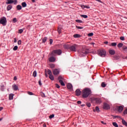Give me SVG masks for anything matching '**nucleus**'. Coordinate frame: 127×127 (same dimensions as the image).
Returning <instances> with one entry per match:
<instances>
[{"instance_id":"26","label":"nucleus","mask_w":127,"mask_h":127,"mask_svg":"<svg viewBox=\"0 0 127 127\" xmlns=\"http://www.w3.org/2000/svg\"><path fill=\"white\" fill-rule=\"evenodd\" d=\"M49 77L50 79V80H52V81H53V80H54V76H53L52 74L51 75H49Z\"/></svg>"},{"instance_id":"53","label":"nucleus","mask_w":127,"mask_h":127,"mask_svg":"<svg viewBox=\"0 0 127 127\" xmlns=\"http://www.w3.org/2000/svg\"><path fill=\"white\" fill-rule=\"evenodd\" d=\"M39 85H40V86H41V85H42V83H41V80H39Z\"/></svg>"},{"instance_id":"20","label":"nucleus","mask_w":127,"mask_h":127,"mask_svg":"<svg viewBox=\"0 0 127 127\" xmlns=\"http://www.w3.org/2000/svg\"><path fill=\"white\" fill-rule=\"evenodd\" d=\"M122 124L124 125V126L127 127V123L124 119H122Z\"/></svg>"},{"instance_id":"35","label":"nucleus","mask_w":127,"mask_h":127,"mask_svg":"<svg viewBox=\"0 0 127 127\" xmlns=\"http://www.w3.org/2000/svg\"><path fill=\"white\" fill-rule=\"evenodd\" d=\"M81 17H83V18H88V15H81Z\"/></svg>"},{"instance_id":"45","label":"nucleus","mask_w":127,"mask_h":127,"mask_svg":"<svg viewBox=\"0 0 127 127\" xmlns=\"http://www.w3.org/2000/svg\"><path fill=\"white\" fill-rule=\"evenodd\" d=\"M123 114H124V115H126V114L127 115V109H126L124 111V112H123Z\"/></svg>"},{"instance_id":"11","label":"nucleus","mask_w":127,"mask_h":127,"mask_svg":"<svg viewBox=\"0 0 127 127\" xmlns=\"http://www.w3.org/2000/svg\"><path fill=\"white\" fill-rule=\"evenodd\" d=\"M55 60L56 59L54 56H52L49 59V61H50V62H55Z\"/></svg>"},{"instance_id":"22","label":"nucleus","mask_w":127,"mask_h":127,"mask_svg":"<svg viewBox=\"0 0 127 127\" xmlns=\"http://www.w3.org/2000/svg\"><path fill=\"white\" fill-rule=\"evenodd\" d=\"M13 99V94H10L9 95V100H12Z\"/></svg>"},{"instance_id":"50","label":"nucleus","mask_w":127,"mask_h":127,"mask_svg":"<svg viewBox=\"0 0 127 127\" xmlns=\"http://www.w3.org/2000/svg\"><path fill=\"white\" fill-rule=\"evenodd\" d=\"M27 93H28V95H30V96H32V92L28 91Z\"/></svg>"},{"instance_id":"49","label":"nucleus","mask_w":127,"mask_h":127,"mask_svg":"<svg viewBox=\"0 0 127 127\" xmlns=\"http://www.w3.org/2000/svg\"><path fill=\"white\" fill-rule=\"evenodd\" d=\"M84 8H90V6H89L88 5H84Z\"/></svg>"},{"instance_id":"14","label":"nucleus","mask_w":127,"mask_h":127,"mask_svg":"<svg viewBox=\"0 0 127 127\" xmlns=\"http://www.w3.org/2000/svg\"><path fill=\"white\" fill-rule=\"evenodd\" d=\"M109 52L111 55H115L116 54V51L114 50H109Z\"/></svg>"},{"instance_id":"21","label":"nucleus","mask_w":127,"mask_h":127,"mask_svg":"<svg viewBox=\"0 0 127 127\" xmlns=\"http://www.w3.org/2000/svg\"><path fill=\"white\" fill-rule=\"evenodd\" d=\"M118 47L119 48H121L122 47H123L124 46V44L122 43H120L119 44H118V45H117Z\"/></svg>"},{"instance_id":"7","label":"nucleus","mask_w":127,"mask_h":127,"mask_svg":"<svg viewBox=\"0 0 127 127\" xmlns=\"http://www.w3.org/2000/svg\"><path fill=\"white\" fill-rule=\"evenodd\" d=\"M13 3L14 4H16V3H17V0H10L9 1L6 2V4H10Z\"/></svg>"},{"instance_id":"52","label":"nucleus","mask_w":127,"mask_h":127,"mask_svg":"<svg viewBox=\"0 0 127 127\" xmlns=\"http://www.w3.org/2000/svg\"><path fill=\"white\" fill-rule=\"evenodd\" d=\"M77 103L78 105H81L82 102H81V101H78Z\"/></svg>"},{"instance_id":"56","label":"nucleus","mask_w":127,"mask_h":127,"mask_svg":"<svg viewBox=\"0 0 127 127\" xmlns=\"http://www.w3.org/2000/svg\"><path fill=\"white\" fill-rule=\"evenodd\" d=\"M2 110H3V107H0V111H2Z\"/></svg>"},{"instance_id":"8","label":"nucleus","mask_w":127,"mask_h":127,"mask_svg":"<svg viewBox=\"0 0 127 127\" xmlns=\"http://www.w3.org/2000/svg\"><path fill=\"white\" fill-rule=\"evenodd\" d=\"M59 73H60V71L58 69H55L53 70V73L54 74V75H58L59 74Z\"/></svg>"},{"instance_id":"63","label":"nucleus","mask_w":127,"mask_h":127,"mask_svg":"<svg viewBox=\"0 0 127 127\" xmlns=\"http://www.w3.org/2000/svg\"><path fill=\"white\" fill-rule=\"evenodd\" d=\"M45 76H46V78H47V77H48V75L47 73L45 74Z\"/></svg>"},{"instance_id":"4","label":"nucleus","mask_w":127,"mask_h":127,"mask_svg":"<svg viewBox=\"0 0 127 127\" xmlns=\"http://www.w3.org/2000/svg\"><path fill=\"white\" fill-rule=\"evenodd\" d=\"M62 54V51L61 50H55L53 51L51 54H50V55L51 56H55V54H57L58 55H61Z\"/></svg>"},{"instance_id":"25","label":"nucleus","mask_w":127,"mask_h":127,"mask_svg":"<svg viewBox=\"0 0 127 127\" xmlns=\"http://www.w3.org/2000/svg\"><path fill=\"white\" fill-rule=\"evenodd\" d=\"M11 8H12V5H9L7 7V10H10V9H11Z\"/></svg>"},{"instance_id":"37","label":"nucleus","mask_w":127,"mask_h":127,"mask_svg":"<svg viewBox=\"0 0 127 127\" xmlns=\"http://www.w3.org/2000/svg\"><path fill=\"white\" fill-rule=\"evenodd\" d=\"M17 22V20L16 19V18H13L12 20V22L14 23H15V22Z\"/></svg>"},{"instance_id":"17","label":"nucleus","mask_w":127,"mask_h":127,"mask_svg":"<svg viewBox=\"0 0 127 127\" xmlns=\"http://www.w3.org/2000/svg\"><path fill=\"white\" fill-rule=\"evenodd\" d=\"M58 80H59V82L60 81H64V77H63L61 75H60L59 76Z\"/></svg>"},{"instance_id":"42","label":"nucleus","mask_w":127,"mask_h":127,"mask_svg":"<svg viewBox=\"0 0 127 127\" xmlns=\"http://www.w3.org/2000/svg\"><path fill=\"white\" fill-rule=\"evenodd\" d=\"M76 28H77L78 29H83V27H80V26H76Z\"/></svg>"},{"instance_id":"10","label":"nucleus","mask_w":127,"mask_h":127,"mask_svg":"<svg viewBox=\"0 0 127 127\" xmlns=\"http://www.w3.org/2000/svg\"><path fill=\"white\" fill-rule=\"evenodd\" d=\"M12 88L14 91H17L18 90V86L16 84H13L12 86Z\"/></svg>"},{"instance_id":"59","label":"nucleus","mask_w":127,"mask_h":127,"mask_svg":"<svg viewBox=\"0 0 127 127\" xmlns=\"http://www.w3.org/2000/svg\"><path fill=\"white\" fill-rule=\"evenodd\" d=\"M122 58L123 59H127V57H122Z\"/></svg>"},{"instance_id":"44","label":"nucleus","mask_w":127,"mask_h":127,"mask_svg":"<svg viewBox=\"0 0 127 127\" xmlns=\"http://www.w3.org/2000/svg\"><path fill=\"white\" fill-rule=\"evenodd\" d=\"M54 117V114H52L49 116L50 119H53Z\"/></svg>"},{"instance_id":"61","label":"nucleus","mask_w":127,"mask_h":127,"mask_svg":"<svg viewBox=\"0 0 127 127\" xmlns=\"http://www.w3.org/2000/svg\"><path fill=\"white\" fill-rule=\"evenodd\" d=\"M104 43H105V44H108V43H109L108 42V41H106V42H105Z\"/></svg>"},{"instance_id":"13","label":"nucleus","mask_w":127,"mask_h":127,"mask_svg":"<svg viewBox=\"0 0 127 127\" xmlns=\"http://www.w3.org/2000/svg\"><path fill=\"white\" fill-rule=\"evenodd\" d=\"M81 92L79 89H76V90L75 91V94L76 96H80V95H81Z\"/></svg>"},{"instance_id":"51","label":"nucleus","mask_w":127,"mask_h":127,"mask_svg":"<svg viewBox=\"0 0 127 127\" xmlns=\"http://www.w3.org/2000/svg\"><path fill=\"white\" fill-rule=\"evenodd\" d=\"M18 45H20V44H21V40H19L18 41Z\"/></svg>"},{"instance_id":"29","label":"nucleus","mask_w":127,"mask_h":127,"mask_svg":"<svg viewBox=\"0 0 127 127\" xmlns=\"http://www.w3.org/2000/svg\"><path fill=\"white\" fill-rule=\"evenodd\" d=\"M37 75V72H36V70H35V71L33 72V76L34 77H36Z\"/></svg>"},{"instance_id":"16","label":"nucleus","mask_w":127,"mask_h":127,"mask_svg":"<svg viewBox=\"0 0 127 127\" xmlns=\"http://www.w3.org/2000/svg\"><path fill=\"white\" fill-rule=\"evenodd\" d=\"M67 89H69V90H71V89H73V86L71 84L68 83L67 85Z\"/></svg>"},{"instance_id":"58","label":"nucleus","mask_w":127,"mask_h":127,"mask_svg":"<svg viewBox=\"0 0 127 127\" xmlns=\"http://www.w3.org/2000/svg\"><path fill=\"white\" fill-rule=\"evenodd\" d=\"M84 6H85V5H81V7H82V8L84 9Z\"/></svg>"},{"instance_id":"2","label":"nucleus","mask_w":127,"mask_h":127,"mask_svg":"<svg viewBox=\"0 0 127 127\" xmlns=\"http://www.w3.org/2000/svg\"><path fill=\"white\" fill-rule=\"evenodd\" d=\"M91 94H92V91H91L90 88H85L82 90V98L86 99V98H88Z\"/></svg>"},{"instance_id":"43","label":"nucleus","mask_w":127,"mask_h":127,"mask_svg":"<svg viewBox=\"0 0 127 127\" xmlns=\"http://www.w3.org/2000/svg\"><path fill=\"white\" fill-rule=\"evenodd\" d=\"M22 32H23V30L22 29H19L18 30V33H22Z\"/></svg>"},{"instance_id":"60","label":"nucleus","mask_w":127,"mask_h":127,"mask_svg":"<svg viewBox=\"0 0 127 127\" xmlns=\"http://www.w3.org/2000/svg\"><path fill=\"white\" fill-rule=\"evenodd\" d=\"M17 41L16 40V39H14V42L15 43H16Z\"/></svg>"},{"instance_id":"46","label":"nucleus","mask_w":127,"mask_h":127,"mask_svg":"<svg viewBox=\"0 0 127 127\" xmlns=\"http://www.w3.org/2000/svg\"><path fill=\"white\" fill-rule=\"evenodd\" d=\"M86 105L88 108H90V107H91V103H88L86 104Z\"/></svg>"},{"instance_id":"9","label":"nucleus","mask_w":127,"mask_h":127,"mask_svg":"<svg viewBox=\"0 0 127 127\" xmlns=\"http://www.w3.org/2000/svg\"><path fill=\"white\" fill-rule=\"evenodd\" d=\"M103 109H104V110H109L110 105L107 103H104Z\"/></svg>"},{"instance_id":"27","label":"nucleus","mask_w":127,"mask_h":127,"mask_svg":"<svg viewBox=\"0 0 127 127\" xmlns=\"http://www.w3.org/2000/svg\"><path fill=\"white\" fill-rule=\"evenodd\" d=\"M59 83L61 84L62 86H65V83H64L63 80H60Z\"/></svg>"},{"instance_id":"32","label":"nucleus","mask_w":127,"mask_h":127,"mask_svg":"<svg viewBox=\"0 0 127 127\" xmlns=\"http://www.w3.org/2000/svg\"><path fill=\"white\" fill-rule=\"evenodd\" d=\"M76 22H78V23H83V21L79 19H77L75 20Z\"/></svg>"},{"instance_id":"48","label":"nucleus","mask_w":127,"mask_h":127,"mask_svg":"<svg viewBox=\"0 0 127 127\" xmlns=\"http://www.w3.org/2000/svg\"><path fill=\"white\" fill-rule=\"evenodd\" d=\"M120 40H122V41L125 40V37H121Z\"/></svg>"},{"instance_id":"39","label":"nucleus","mask_w":127,"mask_h":127,"mask_svg":"<svg viewBox=\"0 0 127 127\" xmlns=\"http://www.w3.org/2000/svg\"><path fill=\"white\" fill-rule=\"evenodd\" d=\"M111 46H117V43H112L111 44Z\"/></svg>"},{"instance_id":"40","label":"nucleus","mask_w":127,"mask_h":127,"mask_svg":"<svg viewBox=\"0 0 127 127\" xmlns=\"http://www.w3.org/2000/svg\"><path fill=\"white\" fill-rule=\"evenodd\" d=\"M94 35V33H90L88 34V36L91 37V36H93Z\"/></svg>"},{"instance_id":"15","label":"nucleus","mask_w":127,"mask_h":127,"mask_svg":"<svg viewBox=\"0 0 127 127\" xmlns=\"http://www.w3.org/2000/svg\"><path fill=\"white\" fill-rule=\"evenodd\" d=\"M95 102L96 104H101V103H102V100H101V98H96Z\"/></svg>"},{"instance_id":"41","label":"nucleus","mask_w":127,"mask_h":127,"mask_svg":"<svg viewBox=\"0 0 127 127\" xmlns=\"http://www.w3.org/2000/svg\"><path fill=\"white\" fill-rule=\"evenodd\" d=\"M55 86H56V88H57L58 89H59L60 88V86H59V84L56 83L55 84Z\"/></svg>"},{"instance_id":"23","label":"nucleus","mask_w":127,"mask_h":127,"mask_svg":"<svg viewBox=\"0 0 127 127\" xmlns=\"http://www.w3.org/2000/svg\"><path fill=\"white\" fill-rule=\"evenodd\" d=\"M73 37H74V38H79V37H81V35L79 34H75L73 35Z\"/></svg>"},{"instance_id":"36","label":"nucleus","mask_w":127,"mask_h":127,"mask_svg":"<svg viewBox=\"0 0 127 127\" xmlns=\"http://www.w3.org/2000/svg\"><path fill=\"white\" fill-rule=\"evenodd\" d=\"M18 48V47H17V46H15L13 48V50H14V51H16V50H17Z\"/></svg>"},{"instance_id":"3","label":"nucleus","mask_w":127,"mask_h":127,"mask_svg":"<svg viewBox=\"0 0 127 127\" xmlns=\"http://www.w3.org/2000/svg\"><path fill=\"white\" fill-rule=\"evenodd\" d=\"M80 56H85L89 53V50L86 49H82L78 51Z\"/></svg>"},{"instance_id":"38","label":"nucleus","mask_w":127,"mask_h":127,"mask_svg":"<svg viewBox=\"0 0 127 127\" xmlns=\"http://www.w3.org/2000/svg\"><path fill=\"white\" fill-rule=\"evenodd\" d=\"M101 86L102 88H105V87H106V83H105V82H102L101 83Z\"/></svg>"},{"instance_id":"47","label":"nucleus","mask_w":127,"mask_h":127,"mask_svg":"<svg viewBox=\"0 0 127 127\" xmlns=\"http://www.w3.org/2000/svg\"><path fill=\"white\" fill-rule=\"evenodd\" d=\"M53 43V40L52 39H50V44H52Z\"/></svg>"},{"instance_id":"30","label":"nucleus","mask_w":127,"mask_h":127,"mask_svg":"<svg viewBox=\"0 0 127 127\" xmlns=\"http://www.w3.org/2000/svg\"><path fill=\"white\" fill-rule=\"evenodd\" d=\"M62 30V28L59 27L58 28V32L59 33V34H61V30Z\"/></svg>"},{"instance_id":"57","label":"nucleus","mask_w":127,"mask_h":127,"mask_svg":"<svg viewBox=\"0 0 127 127\" xmlns=\"http://www.w3.org/2000/svg\"><path fill=\"white\" fill-rule=\"evenodd\" d=\"M101 124H102L103 125H107V123H104V121H101Z\"/></svg>"},{"instance_id":"64","label":"nucleus","mask_w":127,"mask_h":127,"mask_svg":"<svg viewBox=\"0 0 127 127\" xmlns=\"http://www.w3.org/2000/svg\"><path fill=\"white\" fill-rule=\"evenodd\" d=\"M81 106V107H85V104H82Z\"/></svg>"},{"instance_id":"5","label":"nucleus","mask_w":127,"mask_h":127,"mask_svg":"<svg viewBox=\"0 0 127 127\" xmlns=\"http://www.w3.org/2000/svg\"><path fill=\"white\" fill-rule=\"evenodd\" d=\"M107 52L105 50H99L98 51V55L101 57H105Z\"/></svg>"},{"instance_id":"31","label":"nucleus","mask_w":127,"mask_h":127,"mask_svg":"<svg viewBox=\"0 0 127 127\" xmlns=\"http://www.w3.org/2000/svg\"><path fill=\"white\" fill-rule=\"evenodd\" d=\"M113 125L114 126V127H119V125H118V124H117V123H116V122H113Z\"/></svg>"},{"instance_id":"18","label":"nucleus","mask_w":127,"mask_h":127,"mask_svg":"<svg viewBox=\"0 0 127 127\" xmlns=\"http://www.w3.org/2000/svg\"><path fill=\"white\" fill-rule=\"evenodd\" d=\"M21 5H22V7H26V6H27V4H26V2H23L21 3Z\"/></svg>"},{"instance_id":"24","label":"nucleus","mask_w":127,"mask_h":127,"mask_svg":"<svg viewBox=\"0 0 127 127\" xmlns=\"http://www.w3.org/2000/svg\"><path fill=\"white\" fill-rule=\"evenodd\" d=\"M123 51L125 52H127V47L126 46H124L123 47Z\"/></svg>"},{"instance_id":"33","label":"nucleus","mask_w":127,"mask_h":127,"mask_svg":"<svg viewBox=\"0 0 127 127\" xmlns=\"http://www.w3.org/2000/svg\"><path fill=\"white\" fill-rule=\"evenodd\" d=\"M95 111L97 112V113H99L100 112V108H99V107L96 106L95 108Z\"/></svg>"},{"instance_id":"54","label":"nucleus","mask_w":127,"mask_h":127,"mask_svg":"<svg viewBox=\"0 0 127 127\" xmlns=\"http://www.w3.org/2000/svg\"><path fill=\"white\" fill-rule=\"evenodd\" d=\"M55 66V65L54 64H51L50 66L51 68H54Z\"/></svg>"},{"instance_id":"1","label":"nucleus","mask_w":127,"mask_h":127,"mask_svg":"<svg viewBox=\"0 0 127 127\" xmlns=\"http://www.w3.org/2000/svg\"><path fill=\"white\" fill-rule=\"evenodd\" d=\"M78 47V46L77 44H73L72 45L66 44L64 46V49H68L70 51H72L73 52H76L77 51Z\"/></svg>"},{"instance_id":"6","label":"nucleus","mask_w":127,"mask_h":127,"mask_svg":"<svg viewBox=\"0 0 127 127\" xmlns=\"http://www.w3.org/2000/svg\"><path fill=\"white\" fill-rule=\"evenodd\" d=\"M0 23L3 26L6 25V18L4 17L1 18L0 20Z\"/></svg>"},{"instance_id":"19","label":"nucleus","mask_w":127,"mask_h":127,"mask_svg":"<svg viewBox=\"0 0 127 127\" xmlns=\"http://www.w3.org/2000/svg\"><path fill=\"white\" fill-rule=\"evenodd\" d=\"M16 8L17 10H20L21 9H22V6H21V5H18L16 6Z\"/></svg>"},{"instance_id":"28","label":"nucleus","mask_w":127,"mask_h":127,"mask_svg":"<svg viewBox=\"0 0 127 127\" xmlns=\"http://www.w3.org/2000/svg\"><path fill=\"white\" fill-rule=\"evenodd\" d=\"M47 41V38L45 37V38H43V39L42 40V43H45V42H46Z\"/></svg>"},{"instance_id":"55","label":"nucleus","mask_w":127,"mask_h":127,"mask_svg":"<svg viewBox=\"0 0 127 127\" xmlns=\"http://www.w3.org/2000/svg\"><path fill=\"white\" fill-rule=\"evenodd\" d=\"M14 80L15 81H16V80H17V78L16 77V76H14Z\"/></svg>"},{"instance_id":"12","label":"nucleus","mask_w":127,"mask_h":127,"mask_svg":"<svg viewBox=\"0 0 127 127\" xmlns=\"http://www.w3.org/2000/svg\"><path fill=\"white\" fill-rule=\"evenodd\" d=\"M124 110V107L120 106L118 107V110L119 113H122L123 112V110Z\"/></svg>"},{"instance_id":"62","label":"nucleus","mask_w":127,"mask_h":127,"mask_svg":"<svg viewBox=\"0 0 127 127\" xmlns=\"http://www.w3.org/2000/svg\"><path fill=\"white\" fill-rule=\"evenodd\" d=\"M43 127H46V124H43Z\"/></svg>"},{"instance_id":"34","label":"nucleus","mask_w":127,"mask_h":127,"mask_svg":"<svg viewBox=\"0 0 127 127\" xmlns=\"http://www.w3.org/2000/svg\"><path fill=\"white\" fill-rule=\"evenodd\" d=\"M48 74L49 76L52 75V71H51L50 69H48Z\"/></svg>"}]
</instances>
